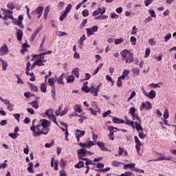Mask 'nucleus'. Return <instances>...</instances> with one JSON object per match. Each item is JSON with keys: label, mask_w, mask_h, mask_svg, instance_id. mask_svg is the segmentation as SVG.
Wrapping results in <instances>:
<instances>
[{"label": "nucleus", "mask_w": 176, "mask_h": 176, "mask_svg": "<svg viewBox=\"0 0 176 176\" xmlns=\"http://www.w3.org/2000/svg\"><path fill=\"white\" fill-rule=\"evenodd\" d=\"M65 5V3L64 1H60L58 3V8L59 9V10H61V9L64 8Z\"/></svg>", "instance_id": "obj_50"}, {"label": "nucleus", "mask_w": 176, "mask_h": 176, "mask_svg": "<svg viewBox=\"0 0 176 176\" xmlns=\"http://www.w3.org/2000/svg\"><path fill=\"white\" fill-rule=\"evenodd\" d=\"M67 16H68V14H67V12H64L63 14H62V15H60L59 18L60 21H64V19H65V17H67Z\"/></svg>", "instance_id": "obj_54"}, {"label": "nucleus", "mask_w": 176, "mask_h": 176, "mask_svg": "<svg viewBox=\"0 0 176 176\" xmlns=\"http://www.w3.org/2000/svg\"><path fill=\"white\" fill-rule=\"evenodd\" d=\"M141 146H142V143H141V142L140 143H136L135 149H136L138 153H140V151L141 149Z\"/></svg>", "instance_id": "obj_43"}, {"label": "nucleus", "mask_w": 176, "mask_h": 176, "mask_svg": "<svg viewBox=\"0 0 176 176\" xmlns=\"http://www.w3.org/2000/svg\"><path fill=\"white\" fill-rule=\"evenodd\" d=\"M82 90H83V91H85V93H90L91 87H89L87 86H84L82 87Z\"/></svg>", "instance_id": "obj_49"}, {"label": "nucleus", "mask_w": 176, "mask_h": 176, "mask_svg": "<svg viewBox=\"0 0 176 176\" xmlns=\"http://www.w3.org/2000/svg\"><path fill=\"white\" fill-rule=\"evenodd\" d=\"M163 116H164V119H168L169 114H168V109H165V111H164V113Z\"/></svg>", "instance_id": "obj_63"}, {"label": "nucleus", "mask_w": 176, "mask_h": 176, "mask_svg": "<svg viewBox=\"0 0 176 176\" xmlns=\"http://www.w3.org/2000/svg\"><path fill=\"white\" fill-rule=\"evenodd\" d=\"M111 170V168L107 167L103 169H96L95 171H98V173H105L107 171H109Z\"/></svg>", "instance_id": "obj_41"}, {"label": "nucleus", "mask_w": 176, "mask_h": 176, "mask_svg": "<svg viewBox=\"0 0 176 176\" xmlns=\"http://www.w3.org/2000/svg\"><path fill=\"white\" fill-rule=\"evenodd\" d=\"M28 166H29V167L28 168V171H29V173H34V168H33L34 163L29 162Z\"/></svg>", "instance_id": "obj_31"}, {"label": "nucleus", "mask_w": 176, "mask_h": 176, "mask_svg": "<svg viewBox=\"0 0 176 176\" xmlns=\"http://www.w3.org/2000/svg\"><path fill=\"white\" fill-rule=\"evenodd\" d=\"M40 90L42 91V93H46V84L42 83L40 87Z\"/></svg>", "instance_id": "obj_40"}, {"label": "nucleus", "mask_w": 176, "mask_h": 176, "mask_svg": "<svg viewBox=\"0 0 176 176\" xmlns=\"http://www.w3.org/2000/svg\"><path fill=\"white\" fill-rule=\"evenodd\" d=\"M8 135L11 138H12V140H16L17 137H19V135L18 133H9Z\"/></svg>", "instance_id": "obj_42"}, {"label": "nucleus", "mask_w": 176, "mask_h": 176, "mask_svg": "<svg viewBox=\"0 0 176 176\" xmlns=\"http://www.w3.org/2000/svg\"><path fill=\"white\" fill-rule=\"evenodd\" d=\"M7 109H8V111H10V112H12V111L14 109V104L10 103V104L7 106Z\"/></svg>", "instance_id": "obj_59"}, {"label": "nucleus", "mask_w": 176, "mask_h": 176, "mask_svg": "<svg viewBox=\"0 0 176 176\" xmlns=\"http://www.w3.org/2000/svg\"><path fill=\"white\" fill-rule=\"evenodd\" d=\"M35 122H36V119L32 120V125L30 127V130L32 131L33 137H36V125L35 126Z\"/></svg>", "instance_id": "obj_13"}, {"label": "nucleus", "mask_w": 176, "mask_h": 176, "mask_svg": "<svg viewBox=\"0 0 176 176\" xmlns=\"http://www.w3.org/2000/svg\"><path fill=\"white\" fill-rule=\"evenodd\" d=\"M165 42H168L169 39H171V33L166 34L164 38Z\"/></svg>", "instance_id": "obj_62"}, {"label": "nucleus", "mask_w": 176, "mask_h": 176, "mask_svg": "<svg viewBox=\"0 0 176 176\" xmlns=\"http://www.w3.org/2000/svg\"><path fill=\"white\" fill-rule=\"evenodd\" d=\"M1 10H3L4 16L8 17L10 20H13V11L3 8H1Z\"/></svg>", "instance_id": "obj_12"}, {"label": "nucleus", "mask_w": 176, "mask_h": 176, "mask_svg": "<svg viewBox=\"0 0 176 176\" xmlns=\"http://www.w3.org/2000/svg\"><path fill=\"white\" fill-rule=\"evenodd\" d=\"M106 11H107V8H105V7H103L102 8H98V12H99L100 14H104V13H105Z\"/></svg>", "instance_id": "obj_46"}, {"label": "nucleus", "mask_w": 176, "mask_h": 176, "mask_svg": "<svg viewBox=\"0 0 176 176\" xmlns=\"http://www.w3.org/2000/svg\"><path fill=\"white\" fill-rule=\"evenodd\" d=\"M149 54H151V49L146 48L145 50V58H148V57H149Z\"/></svg>", "instance_id": "obj_57"}, {"label": "nucleus", "mask_w": 176, "mask_h": 176, "mask_svg": "<svg viewBox=\"0 0 176 176\" xmlns=\"http://www.w3.org/2000/svg\"><path fill=\"white\" fill-rule=\"evenodd\" d=\"M72 74L73 75H74V76H76V78H79V68H78V67L74 68L72 72Z\"/></svg>", "instance_id": "obj_23"}, {"label": "nucleus", "mask_w": 176, "mask_h": 176, "mask_svg": "<svg viewBox=\"0 0 176 176\" xmlns=\"http://www.w3.org/2000/svg\"><path fill=\"white\" fill-rule=\"evenodd\" d=\"M86 153H87V150L86 148H80L78 150V160H85L86 158Z\"/></svg>", "instance_id": "obj_3"}, {"label": "nucleus", "mask_w": 176, "mask_h": 176, "mask_svg": "<svg viewBox=\"0 0 176 176\" xmlns=\"http://www.w3.org/2000/svg\"><path fill=\"white\" fill-rule=\"evenodd\" d=\"M120 164H123V163L118 162V161H113L111 163V165L113 167H119V166H120Z\"/></svg>", "instance_id": "obj_44"}, {"label": "nucleus", "mask_w": 176, "mask_h": 176, "mask_svg": "<svg viewBox=\"0 0 176 176\" xmlns=\"http://www.w3.org/2000/svg\"><path fill=\"white\" fill-rule=\"evenodd\" d=\"M108 130L109 131V133H110L109 135H113V133H114L113 126H108Z\"/></svg>", "instance_id": "obj_64"}, {"label": "nucleus", "mask_w": 176, "mask_h": 176, "mask_svg": "<svg viewBox=\"0 0 176 176\" xmlns=\"http://www.w3.org/2000/svg\"><path fill=\"white\" fill-rule=\"evenodd\" d=\"M86 134V131H81L80 129H76V138L77 140V142H79L80 141V138L83 137Z\"/></svg>", "instance_id": "obj_11"}, {"label": "nucleus", "mask_w": 176, "mask_h": 176, "mask_svg": "<svg viewBox=\"0 0 176 176\" xmlns=\"http://www.w3.org/2000/svg\"><path fill=\"white\" fill-rule=\"evenodd\" d=\"M30 87L32 89L33 91H38V87H36L34 84H30Z\"/></svg>", "instance_id": "obj_53"}, {"label": "nucleus", "mask_w": 176, "mask_h": 176, "mask_svg": "<svg viewBox=\"0 0 176 176\" xmlns=\"http://www.w3.org/2000/svg\"><path fill=\"white\" fill-rule=\"evenodd\" d=\"M60 167H65L67 166V162L63 158L60 159Z\"/></svg>", "instance_id": "obj_58"}, {"label": "nucleus", "mask_w": 176, "mask_h": 176, "mask_svg": "<svg viewBox=\"0 0 176 176\" xmlns=\"http://www.w3.org/2000/svg\"><path fill=\"white\" fill-rule=\"evenodd\" d=\"M151 108H152V103H151V102L147 101L146 103L143 102H142V104L140 107V110L144 111V109H145V111H151Z\"/></svg>", "instance_id": "obj_6"}, {"label": "nucleus", "mask_w": 176, "mask_h": 176, "mask_svg": "<svg viewBox=\"0 0 176 176\" xmlns=\"http://www.w3.org/2000/svg\"><path fill=\"white\" fill-rule=\"evenodd\" d=\"M0 101L3 102L5 104V105H10V100H9L8 99H3V98H2L1 96H0Z\"/></svg>", "instance_id": "obj_37"}, {"label": "nucleus", "mask_w": 176, "mask_h": 176, "mask_svg": "<svg viewBox=\"0 0 176 176\" xmlns=\"http://www.w3.org/2000/svg\"><path fill=\"white\" fill-rule=\"evenodd\" d=\"M75 168H82V167H85V162L83 161H79L78 164L74 165Z\"/></svg>", "instance_id": "obj_28"}, {"label": "nucleus", "mask_w": 176, "mask_h": 176, "mask_svg": "<svg viewBox=\"0 0 176 176\" xmlns=\"http://www.w3.org/2000/svg\"><path fill=\"white\" fill-rule=\"evenodd\" d=\"M145 96L146 97H148V98L153 100V98L156 97V92L153 90H151L149 93L147 92Z\"/></svg>", "instance_id": "obj_17"}, {"label": "nucleus", "mask_w": 176, "mask_h": 176, "mask_svg": "<svg viewBox=\"0 0 176 176\" xmlns=\"http://www.w3.org/2000/svg\"><path fill=\"white\" fill-rule=\"evenodd\" d=\"M136 111L137 110L135 109V107H131L129 113H130L131 116H132L133 120H135L136 119L138 120L139 123H141V118H140L138 114H135Z\"/></svg>", "instance_id": "obj_4"}, {"label": "nucleus", "mask_w": 176, "mask_h": 176, "mask_svg": "<svg viewBox=\"0 0 176 176\" xmlns=\"http://www.w3.org/2000/svg\"><path fill=\"white\" fill-rule=\"evenodd\" d=\"M45 42H46V36H44V38L41 41V43L40 45H39V47H38L39 52H43V45H45Z\"/></svg>", "instance_id": "obj_27"}, {"label": "nucleus", "mask_w": 176, "mask_h": 176, "mask_svg": "<svg viewBox=\"0 0 176 176\" xmlns=\"http://www.w3.org/2000/svg\"><path fill=\"white\" fill-rule=\"evenodd\" d=\"M124 119L126 120L125 124H128L129 126H131L133 129H134L135 126H134V121H131L129 120V117L127 116H124Z\"/></svg>", "instance_id": "obj_18"}, {"label": "nucleus", "mask_w": 176, "mask_h": 176, "mask_svg": "<svg viewBox=\"0 0 176 176\" xmlns=\"http://www.w3.org/2000/svg\"><path fill=\"white\" fill-rule=\"evenodd\" d=\"M136 95L135 91H133L130 96L129 97V98L127 99V102H130V101H131V100H133V98L135 97Z\"/></svg>", "instance_id": "obj_51"}, {"label": "nucleus", "mask_w": 176, "mask_h": 176, "mask_svg": "<svg viewBox=\"0 0 176 176\" xmlns=\"http://www.w3.org/2000/svg\"><path fill=\"white\" fill-rule=\"evenodd\" d=\"M134 75H136V76H138L140 75V69L138 68H135L132 69Z\"/></svg>", "instance_id": "obj_61"}, {"label": "nucleus", "mask_w": 176, "mask_h": 176, "mask_svg": "<svg viewBox=\"0 0 176 176\" xmlns=\"http://www.w3.org/2000/svg\"><path fill=\"white\" fill-rule=\"evenodd\" d=\"M130 42H131V45H133V46H134L135 45H137V38H135L134 36H131Z\"/></svg>", "instance_id": "obj_39"}, {"label": "nucleus", "mask_w": 176, "mask_h": 176, "mask_svg": "<svg viewBox=\"0 0 176 176\" xmlns=\"http://www.w3.org/2000/svg\"><path fill=\"white\" fill-rule=\"evenodd\" d=\"M98 31V26L94 25L91 28H87V35L90 36L91 35H94V32H97Z\"/></svg>", "instance_id": "obj_10"}, {"label": "nucleus", "mask_w": 176, "mask_h": 176, "mask_svg": "<svg viewBox=\"0 0 176 176\" xmlns=\"http://www.w3.org/2000/svg\"><path fill=\"white\" fill-rule=\"evenodd\" d=\"M84 161L85 162V166H90V165L96 166V164L93 162L94 161L89 158L84 159Z\"/></svg>", "instance_id": "obj_25"}, {"label": "nucleus", "mask_w": 176, "mask_h": 176, "mask_svg": "<svg viewBox=\"0 0 176 176\" xmlns=\"http://www.w3.org/2000/svg\"><path fill=\"white\" fill-rule=\"evenodd\" d=\"M38 33H39V29H36L34 31V32L32 34L30 40L34 41V39H35V38L36 37V35H38Z\"/></svg>", "instance_id": "obj_29"}, {"label": "nucleus", "mask_w": 176, "mask_h": 176, "mask_svg": "<svg viewBox=\"0 0 176 176\" xmlns=\"http://www.w3.org/2000/svg\"><path fill=\"white\" fill-rule=\"evenodd\" d=\"M74 111L75 112H78V113H81L82 109V107L79 104H76L74 106Z\"/></svg>", "instance_id": "obj_32"}, {"label": "nucleus", "mask_w": 176, "mask_h": 176, "mask_svg": "<svg viewBox=\"0 0 176 176\" xmlns=\"http://www.w3.org/2000/svg\"><path fill=\"white\" fill-rule=\"evenodd\" d=\"M157 155H159L160 157H159L157 159H155V160H148V162H162L163 160H171V157H166V155H164L162 153H158Z\"/></svg>", "instance_id": "obj_8"}, {"label": "nucleus", "mask_w": 176, "mask_h": 176, "mask_svg": "<svg viewBox=\"0 0 176 176\" xmlns=\"http://www.w3.org/2000/svg\"><path fill=\"white\" fill-rule=\"evenodd\" d=\"M45 116H47L49 118V119H50L52 118V116H54V114L53 113V110L52 109H48L45 112Z\"/></svg>", "instance_id": "obj_22"}, {"label": "nucleus", "mask_w": 176, "mask_h": 176, "mask_svg": "<svg viewBox=\"0 0 176 176\" xmlns=\"http://www.w3.org/2000/svg\"><path fill=\"white\" fill-rule=\"evenodd\" d=\"M132 171H135L136 173H140V174H144V173H145V171L142 169H140V168H134L133 169H132Z\"/></svg>", "instance_id": "obj_55"}, {"label": "nucleus", "mask_w": 176, "mask_h": 176, "mask_svg": "<svg viewBox=\"0 0 176 176\" xmlns=\"http://www.w3.org/2000/svg\"><path fill=\"white\" fill-rule=\"evenodd\" d=\"M7 8L10 9V10H13V9H14V3H13V2L8 3L7 4Z\"/></svg>", "instance_id": "obj_52"}, {"label": "nucleus", "mask_w": 176, "mask_h": 176, "mask_svg": "<svg viewBox=\"0 0 176 176\" xmlns=\"http://www.w3.org/2000/svg\"><path fill=\"white\" fill-rule=\"evenodd\" d=\"M139 133V138H142V140H144V138H146V135L144 134V132L142 131H140Z\"/></svg>", "instance_id": "obj_60"}, {"label": "nucleus", "mask_w": 176, "mask_h": 176, "mask_svg": "<svg viewBox=\"0 0 176 176\" xmlns=\"http://www.w3.org/2000/svg\"><path fill=\"white\" fill-rule=\"evenodd\" d=\"M135 129L137 130V131H142V130H144V129L142 128V126H141V123H138V122L135 121Z\"/></svg>", "instance_id": "obj_24"}, {"label": "nucleus", "mask_w": 176, "mask_h": 176, "mask_svg": "<svg viewBox=\"0 0 176 176\" xmlns=\"http://www.w3.org/2000/svg\"><path fill=\"white\" fill-rule=\"evenodd\" d=\"M75 80V76L74 75L69 76L67 78V83H72V82H74Z\"/></svg>", "instance_id": "obj_38"}, {"label": "nucleus", "mask_w": 176, "mask_h": 176, "mask_svg": "<svg viewBox=\"0 0 176 176\" xmlns=\"http://www.w3.org/2000/svg\"><path fill=\"white\" fill-rule=\"evenodd\" d=\"M96 144L99 146L101 151H108V148L105 147V144L103 142H97Z\"/></svg>", "instance_id": "obj_19"}, {"label": "nucleus", "mask_w": 176, "mask_h": 176, "mask_svg": "<svg viewBox=\"0 0 176 176\" xmlns=\"http://www.w3.org/2000/svg\"><path fill=\"white\" fill-rule=\"evenodd\" d=\"M122 42H123V38H116L114 41L115 45H120V43H122Z\"/></svg>", "instance_id": "obj_56"}, {"label": "nucleus", "mask_w": 176, "mask_h": 176, "mask_svg": "<svg viewBox=\"0 0 176 176\" xmlns=\"http://www.w3.org/2000/svg\"><path fill=\"white\" fill-rule=\"evenodd\" d=\"M40 123L36 125V137H41V135H47L49 131H50V122L46 119L40 120Z\"/></svg>", "instance_id": "obj_1"}, {"label": "nucleus", "mask_w": 176, "mask_h": 176, "mask_svg": "<svg viewBox=\"0 0 176 176\" xmlns=\"http://www.w3.org/2000/svg\"><path fill=\"white\" fill-rule=\"evenodd\" d=\"M75 116H78V118H80V119H78V122L80 123H83L84 120H86V119H87V118L81 116L80 115H79L78 113H76Z\"/></svg>", "instance_id": "obj_36"}, {"label": "nucleus", "mask_w": 176, "mask_h": 176, "mask_svg": "<svg viewBox=\"0 0 176 176\" xmlns=\"http://www.w3.org/2000/svg\"><path fill=\"white\" fill-rule=\"evenodd\" d=\"M135 167V164L131 163L124 165V170H127V168H134Z\"/></svg>", "instance_id": "obj_26"}, {"label": "nucleus", "mask_w": 176, "mask_h": 176, "mask_svg": "<svg viewBox=\"0 0 176 176\" xmlns=\"http://www.w3.org/2000/svg\"><path fill=\"white\" fill-rule=\"evenodd\" d=\"M8 52H9L8 45H6V44H3V46L0 48V54H8Z\"/></svg>", "instance_id": "obj_16"}, {"label": "nucleus", "mask_w": 176, "mask_h": 176, "mask_svg": "<svg viewBox=\"0 0 176 176\" xmlns=\"http://www.w3.org/2000/svg\"><path fill=\"white\" fill-rule=\"evenodd\" d=\"M43 9L44 8L42 6H38L37 8H36L35 13L38 14V19H41V16L42 14H43Z\"/></svg>", "instance_id": "obj_14"}, {"label": "nucleus", "mask_w": 176, "mask_h": 176, "mask_svg": "<svg viewBox=\"0 0 176 176\" xmlns=\"http://www.w3.org/2000/svg\"><path fill=\"white\" fill-rule=\"evenodd\" d=\"M52 51L51 50H48L47 52H43L41 54H39L38 55L35 54L34 56V57H38V60H41V61H45L46 62V59H45V56H46V54H52Z\"/></svg>", "instance_id": "obj_9"}, {"label": "nucleus", "mask_w": 176, "mask_h": 176, "mask_svg": "<svg viewBox=\"0 0 176 176\" xmlns=\"http://www.w3.org/2000/svg\"><path fill=\"white\" fill-rule=\"evenodd\" d=\"M48 83L49 86L53 87V86H54V83H56V80L54 79V78H50L48 79Z\"/></svg>", "instance_id": "obj_34"}, {"label": "nucleus", "mask_w": 176, "mask_h": 176, "mask_svg": "<svg viewBox=\"0 0 176 176\" xmlns=\"http://www.w3.org/2000/svg\"><path fill=\"white\" fill-rule=\"evenodd\" d=\"M15 30H16V39L20 42L23 39V30L17 28H15Z\"/></svg>", "instance_id": "obj_15"}, {"label": "nucleus", "mask_w": 176, "mask_h": 176, "mask_svg": "<svg viewBox=\"0 0 176 176\" xmlns=\"http://www.w3.org/2000/svg\"><path fill=\"white\" fill-rule=\"evenodd\" d=\"M122 60L125 61L126 64H131L134 62V54L129 50H123L120 52Z\"/></svg>", "instance_id": "obj_2"}, {"label": "nucleus", "mask_w": 176, "mask_h": 176, "mask_svg": "<svg viewBox=\"0 0 176 176\" xmlns=\"http://www.w3.org/2000/svg\"><path fill=\"white\" fill-rule=\"evenodd\" d=\"M64 74H62L58 78H56L58 85H64Z\"/></svg>", "instance_id": "obj_20"}, {"label": "nucleus", "mask_w": 176, "mask_h": 176, "mask_svg": "<svg viewBox=\"0 0 176 176\" xmlns=\"http://www.w3.org/2000/svg\"><path fill=\"white\" fill-rule=\"evenodd\" d=\"M68 113V108L65 107L63 111V107L60 106L56 111H55L56 116H64Z\"/></svg>", "instance_id": "obj_5"}, {"label": "nucleus", "mask_w": 176, "mask_h": 176, "mask_svg": "<svg viewBox=\"0 0 176 176\" xmlns=\"http://www.w3.org/2000/svg\"><path fill=\"white\" fill-rule=\"evenodd\" d=\"M0 61L1 63H2V71H6L8 68V63L1 58H0Z\"/></svg>", "instance_id": "obj_30"}, {"label": "nucleus", "mask_w": 176, "mask_h": 176, "mask_svg": "<svg viewBox=\"0 0 176 176\" xmlns=\"http://www.w3.org/2000/svg\"><path fill=\"white\" fill-rule=\"evenodd\" d=\"M43 63H46V60H41V59L40 60L37 59V60L35 61V64L36 65H37V67H42L45 65Z\"/></svg>", "instance_id": "obj_33"}, {"label": "nucleus", "mask_w": 176, "mask_h": 176, "mask_svg": "<svg viewBox=\"0 0 176 176\" xmlns=\"http://www.w3.org/2000/svg\"><path fill=\"white\" fill-rule=\"evenodd\" d=\"M30 104L32 108H34V109H38V108H39V103H38V100L32 101Z\"/></svg>", "instance_id": "obj_21"}, {"label": "nucleus", "mask_w": 176, "mask_h": 176, "mask_svg": "<svg viewBox=\"0 0 176 176\" xmlns=\"http://www.w3.org/2000/svg\"><path fill=\"white\" fill-rule=\"evenodd\" d=\"M160 85H162V82H159L157 84L151 83L149 85V87H153V89H156L157 87H160Z\"/></svg>", "instance_id": "obj_45"}, {"label": "nucleus", "mask_w": 176, "mask_h": 176, "mask_svg": "<svg viewBox=\"0 0 176 176\" xmlns=\"http://www.w3.org/2000/svg\"><path fill=\"white\" fill-rule=\"evenodd\" d=\"M56 86L54 85L52 87V89L51 90V94H52V98H56Z\"/></svg>", "instance_id": "obj_48"}, {"label": "nucleus", "mask_w": 176, "mask_h": 176, "mask_svg": "<svg viewBox=\"0 0 176 176\" xmlns=\"http://www.w3.org/2000/svg\"><path fill=\"white\" fill-rule=\"evenodd\" d=\"M50 10V6H47L44 11V19H47V15L49 14V11Z\"/></svg>", "instance_id": "obj_35"}, {"label": "nucleus", "mask_w": 176, "mask_h": 176, "mask_svg": "<svg viewBox=\"0 0 176 176\" xmlns=\"http://www.w3.org/2000/svg\"><path fill=\"white\" fill-rule=\"evenodd\" d=\"M100 87H101L100 85L96 87L94 85H91L90 93L91 94H94V97H97V96H98V91H100Z\"/></svg>", "instance_id": "obj_7"}, {"label": "nucleus", "mask_w": 176, "mask_h": 176, "mask_svg": "<svg viewBox=\"0 0 176 176\" xmlns=\"http://www.w3.org/2000/svg\"><path fill=\"white\" fill-rule=\"evenodd\" d=\"M71 9H72V5H71V3H69L66 7L65 12L68 14V13L71 12Z\"/></svg>", "instance_id": "obj_47"}]
</instances>
